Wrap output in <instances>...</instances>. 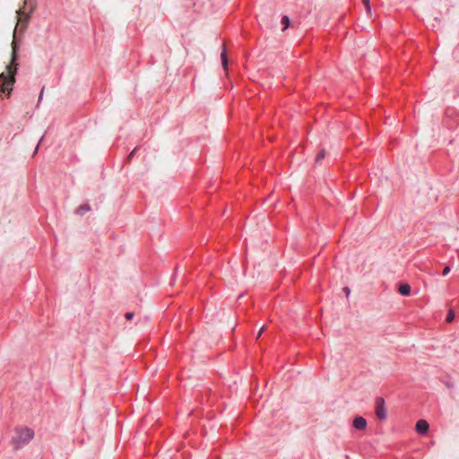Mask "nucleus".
<instances>
[{
    "mask_svg": "<svg viewBox=\"0 0 459 459\" xmlns=\"http://www.w3.org/2000/svg\"><path fill=\"white\" fill-rule=\"evenodd\" d=\"M281 24L283 25L282 30H286L290 26V19L288 16H283L281 18Z\"/></svg>",
    "mask_w": 459,
    "mask_h": 459,
    "instance_id": "8",
    "label": "nucleus"
},
{
    "mask_svg": "<svg viewBox=\"0 0 459 459\" xmlns=\"http://www.w3.org/2000/svg\"><path fill=\"white\" fill-rule=\"evenodd\" d=\"M376 415L378 419L384 420L386 416L385 401L383 398H377L376 401Z\"/></svg>",
    "mask_w": 459,
    "mask_h": 459,
    "instance_id": "3",
    "label": "nucleus"
},
{
    "mask_svg": "<svg viewBox=\"0 0 459 459\" xmlns=\"http://www.w3.org/2000/svg\"><path fill=\"white\" fill-rule=\"evenodd\" d=\"M221 62H222V65H223L224 69L227 70L228 58H227V54H226L225 47L223 48V50L221 52Z\"/></svg>",
    "mask_w": 459,
    "mask_h": 459,
    "instance_id": "7",
    "label": "nucleus"
},
{
    "mask_svg": "<svg viewBox=\"0 0 459 459\" xmlns=\"http://www.w3.org/2000/svg\"><path fill=\"white\" fill-rule=\"evenodd\" d=\"M450 272V268L446 266L443 270V275H446Z\"/></svg>",
    "mask_w": 459,
    "mask_h": 459,
    "instance_id": "14",
    "label": "nucleus"
},
{
    "mask_svg": "<svg viewBox=\"0 0 459 459\" xmlns=\"http://www.w3.org/2000/svg\"><path fill=\"white\" fill-rule=\"evenodd\" d=\"M264 329H265V327H264V326H263V327L260 329V331L258 332L257 336H256V338H257V339L261 337V335H262V333H264Z\"/></svg>",
    "mask_w": 459,
    "mask_h": 459,
    "instance_id": "13",
    "label": "nucleus"
},
{
    "mask_svg": "<svg viewBox=\"0 0 459 459\" xmlns=\"http://www.w3.org/2000/svg\"><path fill=\"white\" fill-rule=\"evenodd\" d=\"M90 210V206L88 204H85V205H82L80 206L78 209H77V213L79 214H83L84 212H86L87 211Z\"/></svg>",
    "mask_w": 459,
    "mask_h": 459,
    "instance_id": "9",
    "label": "nucleus"
},
{
    "mask_svg": "<svg viewBox=\"0 0 459 459\" xmlns=\"http://www.w3.org/2000/svg\"><path fill=\"white\" fill-rule=\"evenodd\" d=\"M429 423L425 420H420L416 423V430L420 434H426L429 430Z\"/></svg>",
    "mask_w": 459,
    "mask_h": 459,
    "instance_id": "4",
    "label": "nucleus"
},
{
    "mask_svg": "<svg viewBox=\"0 0 459 459\" xmlns=\"http://www.w3.org/2000/svg\"><path fill=\"white\" fill-rule=\"evenodd\" d=\"M399 291L402 295L408 296L411 292V286L409 284H403L400 286Z\"/></svg>",
    "mask_w": 459,
    "mask_h": 459,
    "instance_id": "6",
    "label": "nucleus"
},
{
    "mask_svg": "<svg viewBox=\"0 0 459 459\" xmlns=\"http://www.w3.org/2000/svg\"><path fill=\"white\" fill-rule=\"evenodd\" d=\"M135 150H134L133 152H131L130 155H129V159L133 156V154L134 153Z\"/></svg>",
    "mask_w": 459,
    "mask_h": 459,
    "instance_id": "17",
    "label": "nucleus"
},
{
    "mask_svg": "<svg viewBox=\"0 0 459 459\" xmlns=\"http://www.w3.org/2000/svg\"><path fill=\"white\" fill-rule=\"evenodd\" d=\"M367 12L369 13H370V5H369V0H361Z\"/></svg>",
    "mask_w": 459,
    "mask_h": 459,
    "instance_id": "12",
    "label": "nucleus"
},
{
    "mask_svg": "<svg viewBox=\"0 0 459 459\" xmlns=\"http://www.w3.org/2000/svg\"><path fill=\"white\" fill-rule=\"evenodd\" d=\"M367 426V421L363 417L358 416L353 420V427L356 429H364Z\"/></svg>",
    "mask_w": 459,
    "mask_h": 459,
    "instance_id": "5",
    "label": "nucleus"
},
{
    "mask_svg": "<svg viewBox=\"0 0 459 459\" xmlns=\"http://www.w3.org/2000/svg\"><path fill=\"white\" fill-rule=\"evenodd\" d=\"M17 50L18 45L16 41L15 32L13 33V40L12 42V60L10 64L6 66V74L2 73L0 74V79L3 80L2 85L0 87V93L5 94L7 97H10L13 86L15 82V74L18 70V63H17Z\"/></svg>",
    "mask_w": 459,
    "mask_h": 459,
    "instance_id": "1",
    "label": "nucleus"
},
{
    "mask_svg": "<svg viewBox=\"0 0 459 459\" xmlns=\"http://www.w3.org/2000/svg\"><path fill=\"white\" fill-rule=\"evenodd\" d=\"M132 316H133V314H131V313H127V314L126 315V317L127 319H131V318H132Z\"/></svg>",
    "mask_w": 459,
    "mask_h": 459,
    "instance_id": "15",
    "label": "nucleus"
},
{
    "mask_svg": "<svg viewBox=\"0 0 459 459\" xmlns=\"http://www.w3.org/2000/svg\"><path fill=\"white\" fill-rule=\"evenodd\" d=\"M343 290L345 291L346 295H349V293H350V290H349L348 288H344V290Z\"/></svg>",
    "mask_w": 459,
    "mask_h": 459,
    "instance_id": "16",
    "label": "nucleus"
},
{
    "mask_svg": "<svg viewBox=\"0 0 459 459\" xmlns=\"http://www.w3.org/2000/svg\"><path fill=\"white\" fill-rule=\"evenodd\" d=\"M34 437L32 429L26 427L16 428L12 436V442L15 448H20L28 444Z\"/></svg>",
    "mask_w": 459,
    "mask_h": 459,
    "instance_id": "2",
    "label": "nucleus"
},
{
    "mask_svg": "<svg viewBox=\"0 0 459 459\" xmlns=\"http://www.w3.org/2000/svg\"><path fill=\"white\" fill-rule=\"evenodd\" d=\"M325 151H321V152H319L317 153V155H316V160L317 162H318V161H320L321 160H323V159L325 158Z\"/></svg>",
    "mask_w": 459,
    "mask_h": 459,
    "instance_id": "11",
    "label": "nucleus"
},
{
    "mask_svg": "<svg viewBox=\"0 0 459 459\" xmlns=\"http://www.w3.org/2000/svg\"><path fill=\"white\" fill-rule=\"evenodd\" d=\"M455 318V313L453 310H450L447 314V316H446V322L447 323H452L453 320Z\"/></svg>",
    "mask_w": 459,
    "mask_h": 459,
    "instance_id": "10",
    "label": "nucleus"
}]
</instances>
